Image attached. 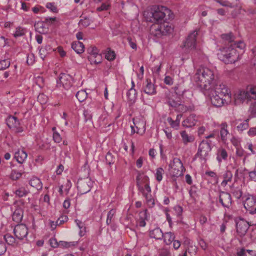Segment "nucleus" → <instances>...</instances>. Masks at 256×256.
<instances>
[{
	"mask_svg": "<svg viewBox=\"0 0 256 256\" xmlns=\"http://www.w3.org/2000/svg\"><path fill=\"white\" fill-rule=\"evenodd\" d=\"M28 156L27 153L24 150H18L15 152L14 158L20 164H22Z\"/></svg>",
	"mask_w": 256,
	"mask_h": 256,
	"instance_id": "4be33fe9",
	"label": "nucleus"
},
{
	"mask_svg": "<svg viewBox=\"0 0 256 256\" xmlns=\"http://www.w3.org/2000/svg\"><path fill=\"white\" fill-rule=\"evenodd\" d=\"M194 80L201 88L206 90H210L212 84L217 80L214 71L208 68L198 69L194 76Z\"/></svg>",
	"mask_w": 256,
	"mask_h": 256,
	"instance_id": "f257e3e1",
	"label": "nucleus"
},
{
	"mask_svg": "<svg viewBox=\"0 0 256 256\" xmlns=\"http://www.w3.org/2000/svg\"><path fill=\"white\" fill-rule=\"evenodd\" d=\"M53 139L56 142L59 143L62 140L60 134L57 132H54L53 134Z\"/></svg>",
	"mask_w": 256,
	"mask_h": 256,
	"instance_id": "680f3d73",
	"label": "nucleus"
},
{
	"mask_svg": "<svg viewBox=\"0 0 256 256\" xmlns=\"http://www.w3.org/2000/svg\"><path fill=\"white\" fill-rule=\"evenodd\" d=\"M106 163L110 165L111 164H112L114 163V158L113 157V156L112 154L110 152H108L106 156Z\"/></svg>",
	"mask_w": 256,
	"mask_h": 256,
	"instance_id": "09e8293b",
	"label": "nucleus"
},
{
	"mask_svg": "<svg viewBox=\"0 0 256 256\" xmlns=\"http://www.w3.org/2000/svg\"><path fill=\"white\" fill-rule=\"evenodd\" d=\"M23 172H18L16 170H12L10 174V178L14 180L19 179L22 176Z\"/></svg>",
	"mask_w": 256,
	"mask_h": 256,
	"instance_id": "58836bf2",
	"label": "nucleus"
},
{
	"mask_svg": "<svg viewBox=\"0 0 256 256\" xmlns=\"http://www.w3.org/2000/svg\"><path fill=\"white\" fill-rule=\"evenodd\" d=\"M72 48L77 54H82L84 52V46L82 42L76 41L72 42Z\"/></svg>",
	"mask_w": 256,
	"mask_h": 256,
	"instance_id": "393cba45",
	"label": "nucleus"
},
{
	"mask_svg": "<svg viewBox=\"0 0 256 256\" xmlns=\"http://www.w3.org/2000/svg\"><path fill=\"white\" fill-rule=\"evenodd\" d=\"M209 90L211 94L225 96L228 99H232V95L227 86L218 80L212 84Z\"/></svg>",
	"mask_w": 256,
	"mask_h": 256,
	"instance_id": "6e6552de",
	"label": "nucleus"
},
{
	"mask_svg": "<svg viewBox=\"0 0 256 256\" xmlns=\"http://www.w3.org/2000/svg\"><path fill=\"white\" fill-rule=\"evenodd\" d=\"M15 236L18 239L22 240L28 234V230L24 224H17L14 229Z\"/></svg>",
	"mask_w": 256,
	"mask_h": 256,
	"instance_id": "ddd939ff",
	"label": "nucleus"
},
{
	"mask_svg": "<svg viewBox=\"0 0 256 256\" xmlns=\"http://www.w3.org/2000/svg\"><path fill=\"white\" fill-rule=\"evenodd\" d=\"M68 218L66 216H62L56 220V224L59 226L68 220Z\"/></svg>",
	"mask_w": 256,
	"mask_h": 256,
	"instance_id": "4d7b16f0",
	"label": "nucleus"
},
{
	"mask_svg": "<svg viewBox=\"0 0 256 256\" xmlns=\"http://www.w3.org/2000/svg\"><path fill=\"white\" fill-rule=\"evenodd\" d=\"M76 96L79 102H84L86 98L87 94L85 90H80L76 92Z\"/></svg>",
	"mask_w": 256,
	"mask_h": 256,
	"instance_id": "4c0bfd02",
	"label": "nucleus"
},
{
	"mask_svg": "<svg viewBox=\"0 0 256 256\" xmlns=\"http://www.w3.org/2000/svg\"><path fill=\"white\" fill-rule=\"evenodd\" d=\"M150 238L156 240H162L164 237V234L160 228H156L153 230H150Z\"/></svg>",
	"mask_w": 256,
	"mask_h": 256,
	"instance_id": "5701e85b",
	"label": "nucleus"
},
{
	"mask_svg": "<svg viewBox=\"0 0 256 256\" xmlns=\"http://www.w3.org/2000/svg\"><path fill=\"white\" fill-rule=\"evenodd\" d=\"M224 180L222 182L221 184L223 186H225L228 184V182H231L232 178V172L227 170L223 174Z\"/></svg>",
	"mask_w": 256,
	"mask_h": 256,
	"instance_id": "72a5a7b5",
	"label": "nucleus"
},
{
	"mask_svg": "<svg viewBox=\"0 0 256 256\" xmlns=\"http://www.w3.org/2000/svg\"><path fill=\"white\" fill-rule=\"evenodd\" d=\"M197 121L196 116L192 114L182 122V126L186 128H191L196 124Z\"/></svg>",
	"mask_w": 256,
	"mask_h": 256,
	"instance_id": "aec40b11",
	"label": "nucleus"
},
{
	"mask_svg": "<svg viewBox=\"0 0 256 256\" xmlns=\"http://www.w3.org/2000/svg\"><path fill=\"white\" fill-rule=\"evenodd\" d=\"M4 239L8 244L12 245L15 242V238L10 234H6L4 236Z\"/></svg>",
	"mask_w": 256,
	"mask_h": 256,
	"instance_id": "a18cd8bd",
	"label": "nucleus"
},
{
	"mask_svg": "<svg viewBox=\"0 0 256 256\" xmlns=\"http://www.w3.org/2000/svg\"><path fill=\"white\" fill-rule=\"evenodd\" d=\"M164 173V170L162 168H158L156 169L155 174L156 180L158 182H160L162 179V175Z\"/></svg>",
	"mask_w": 256,
	"mask_h": 256,
	"instance_id": "37998d69",
	"label": "nucleus"
},
{
	"mask_svg": "<svg viewBox=\"0 0 256 256\" xmlns=\"http://www.w3.org/2000/svg\"><path fill=\"white\" fill-rule=\"evenodd\" d=\"M84 121L86 122L88 120H90L92 118V114L88 110H84Z\"/></svg>",
	"mask_w": 256,
	"mask_h": 256,
	"instance_id": "13d9d810",
	"label": "nucleus"
},
{
	"mask_svg": "<svg viewBox=\"0 0 256 256\" xmlns=\"http://www.w3.org/2000/svg\"><path fill=\"white\" fill-rule=\"evenodd\" d=\"M246 252H248V254L250 255V256H256V252L254 250L244 248H241L239 251H238L237 255L238 256H244Z\"/></svg>",
	"mask_w": 256,
	"mask_h": 256,
	"instance_id": "ea45409f",
	"label": "nucleus"
},
{
	"mask_svg": "<svg viewBox=\"0 0 256 256\" xmlns=\"http://www.w3.org/2000/svg\"><path fill=\"white\" fill-rule=\"evenodd\" d=\"M180 136L182 138V142L184 144H187L188 142H192L194 140V138L193 136L188 135L184 130L180 132Z\"/></svg>",
	"mask_w": 256,
	"mask_h": 256,
	"instance_id": "7c9ffc66",
	"label": "nucleus"
},
{
	"mask_svg": "<svg viewBox=\"0 0 256 256\" xmlns=\"http://www.w3.org/2000/svg\"><path fill=\"white\" fill-rule=\"evenodd\" d=\"M210 100L212 104L216 107H220L224 104H228L232 99H228L225 96L210 93Z\"/></svg>",
	"mask_w": 256,
	"mask_h": 256,
	"instance_id": "9b49d317",
	"label": "nucleus"
},
{
	"mask_svg": "<svg viewBox=\"0 0 256 256\" xmlns=\"http://www.w3.org/2000/svg\"><path fill=\"white\" fill-rule=\"evenodd\" d=\"M136 186L138 190L142 191L146 190V186H150L149 178L147 176L141 174L140 172H138L136 177Z\"/></svg>",
	"mask_w": 256,
	"mask_h": 256,
	"instance_id": "f8f14e48",
	"label": "nucleus"
},
{
	"mask_svg": "<svg viewBox=\"0 0 256 256\" xmlns=\"http://www.w3.org/2000/svg\"><path fill=\"white\" fill-rule=\"evenodd\" d=\"M164 240L166 244H170L174 240L175 236L172 232H167L164 234Z\"/></svg>",
	"mask_w": 256,
	"mask_h": 256,
	"instance_id": "f704fd0d",
	"label": "nucleus"
},
{
	"mask_svg": "<svg viewBox=\"0 0 256 256\" xmlns=\"http://www.w3.org/2000/svg\"><path fill=\"white\" fill-rule=\"evenodd\" d=\"M216 155V159L219 163H220L222 160H226L228 156L226 150L223 148H220L218 150Z\"/></svg>",
	"mask_w": 256,
	"mask_h": 256,
	"instance_id": "cd10ccee",
	"label": "nucleus"
},
{
	"mask_svg": "<svg viewBox=\"0 0 256 256\" xmlns=\"http://www.w3.org/2000/svg\"><path fill=\"white\" fill-rule=\"evenodd\" d=\"M233 98L236 105L242 104L246 100H256V87L250 88L249 90H238L234 92Z\"/></svg>",
	"mask_w": 256,
	"mask_h": 256,
	"instance_id": "7ed1b4c3",
	"label": "nucleus"
},
{
	"mask_svg": "<svg viewBox=\"0 0 256 256\" xmlns=\"http://www.w3.org/2000/svg\"><path fill=\"white\" fill-rule=\"evenodd\" d=\"M159 256H171L170 251L167 249H162L159 252Z\"/></svg>",
	"mask_w": 256,
	"mask_h": 256,
	"instance_id": "e2e57ef3",
	"label": "nucleus"
},
{
	"mask_svg": "<svg viewBox=\"0 0 256 256\" xmlns=\"http://www.w3.org/2000/svg\"><path fill=\"white\" fill-rule=\"evenodd\" d=\"M72 78L69 74H61L58 78V83L61 84L63 88L66 90H71L72 95L76 91L75 88L72 86Z\"/></svg>",
	"mask_w": 256,
	"mask_h": 256,
	"instance_id": "1a4fd4ad",
	"label": "nucleus"
},
{
	"mask_svg": "<svg viewBox=\"0 0 256 256\" xmlns=\"http://www.w3.org/2000/svg\"><path fill=\"white\" fill-rule=\"evenodd\" d=\"M220 126L221 139L223 142H226L228 139V135L229 134L228 130V126L226 122H222Z\"/></svg>",
	"mask_w": 256,
	"mask_h": 256,
	"instance_id": "412c9836",
	"label": "nucleus"
},
{
	"mask_svg": "<svg viewBox=\"0 0 256 256\" xmlns=\"http://www.w3.org/2000/svg\"><path fill=\"white\" fill-rule=\"evenodd\" d=\"M134 124L136 128L138 130L141 128H143L145 126V122L144 121H138L137 119L134 118Z\"/></svg>",
	"mask_w": 256,
	"mask_h": 256,
	"instance_id": "de8ad7c7",
	"label": "nucleus"
},
{
	"mask_svg": "<svg viewBox=\"0 0 256 256\" xmlns=\"http://www.w3.org/2000/svg\"><path fill=\"white\" fill-rule=\"evenodd\" d=\"M150 33L156 38H161L170 34L172 30L171 26L167 22L163 24L156 23L153 24L150 28Z\"/></svg>",
	"mask_w": 256,
	"mask_h": 256,
	"instance_id": "39448f33",
	"label": "nucleus"
},
{
	"mask_svg": "<svg viewBox=\"0 0 256 256\" xmlns=\"http://www.w3.org/2000/svg\"><path fill=\"white\" fill-rule=\"evenodd\" d=\"M230 46L231 48H234V49L237 48L242 50L244 48L245 44L242 41H238V42H234V44H230Z\"/></svg>",
	"mask_w": 256,
	"mask_h": 256,
	"instance_id": "8fccbe9b",
	"label": "nucleus"
},
{
	"mask_svg": "<svg viewBox=\"0 0 256 256\" xmlns=\"http://www.w3.org/2000/svg\"><path fill=\"white\" fill-rule=\"evenodd\" d=\"M78 244L76 242H60V246L64 248H69L72 246H75Z\"/></svg>",
	"mask_w": 256,
	"mask_h": 256,
	"instance_id": "5fc2aeb1",
	"label": "nucleus"
},
{
	"mask_svg": "<svg viewBox=\"0 0 256 256\" xmlns=\"http://www.w3.org/2000/svg\"><path fill=\"white\" fill-rule=\"evenodd\" d=\"M88 60L91 64H98L102 62V56L98 53H95L88 56Z\"/></svg>",
	"mask_w": 256,
	"mask_h": 256,
	"instance_id": "c85d7f7f",
	"label": "nucleus"
},
{
	"mask_svg": "<svg viewBox=\"0 0 256 256\" xmlns=\"http://www.w3.org/2000/svg\"><path fill=\"white\" fill-rule=\"evenodd\" d=\"M146 84L143 88V91L148 95H154L156 94V87L152 82L150 80H146Z\"/></svg>",
	"mask_w": 256,
	"mask_h": 256,
	"instance_id": "6ab92c4d",
	"label": "nucleus"
},
{
	"mask_svg": "<svg viewBox=\"0 0 256 256\" xmlns=\"http://www.w3.org/2000/svg\"><path fill=\"white\" fill-rule=\"evenodd\" d=\"M38 99L41 103L46 102L48 98L43 94H40L38 96Z\"/></svg>",
	"mask_w": 256,
	"mask_h": 256,
	"instance_id": "338daca9",
	"label": "nucleus"
},
{
	"mask_svg": "<svg viewBox=\"0 0 256 256\" xmlns=\"http://www.w3.org/2000/svg\"><path fill=\"white\" fill-rule=\"evenodd\" d=\"M256 204V200L254 197H248L244 202V208L248 211L252 208Z\"/></svg>",
	"mask_w": 256,
	"mask_h": 256,
	"instance_id": "c756f323",
	"label": "nucleus"
},
{
	"mask_svg": "<svg viewBox=\"0 0 256 256\" xmlns=\"http://www.w3.org/2000/svg\"><path fill=\"white\" fill-rule=\"evenodd\" d=\"M248 122L249 119L244 120L238 119L234 121L233 124L238 132H242L248 128Z\"/></svg>",
	"mask_w": 256,
	"mask_h": 256,
	"instance_id": "a211bd4d",
	"label": "nucleus"
},
{
	"mask_svg": "<svg viewBox=\"0 0 256 256\" xmlns=\"http://www.w3.org/2000/svg\"><path fill=\"white\" fill-rule=\"evenodd\" d=\"M184 167L180 160L174 158L172 162L169 164V172L170 176L178 178L183 175Z\"/></svg>",
	"mask_w": 256,
	"mask_h": 256,
	"instance_id": "0eeeda50",
	"label": "nucleus"
},
{
	"mask_svg": "<svg viewBox=\"0 0 256 256\" xmlns=\"http://www.w3.org/2000/svg\"><path fill=\"white\" fill-rule=\"evenodd\" d=\"M140 192L145 198L149 207H153L155 204L154 199L152 198L151 194L152 191L150 186L146 185V190H144L143 192L140 191Z\"/></svg>",
	"mask_w": 256,
	"mask_h": 256,
	"instance_id": "dca6fc26",
	"label": "nucleus"
},
{
	"mask_svg": "<svg viewBox=\"0 0 256 256\" xmlns=\"http://www.w3.org/2000/svg\"><path fill=\"white\" fill-rule=\"evenodd\" d=\"M170 10L166 6H155L152 8L150 12L151 16L150 21L158 23L162 20L165 22L170 18Z\"/></svg>",
	"mask_w": 256,
	"mask_h": 256,
	"instance_id": "f03ea898",
	"label": "nucleus"
},
{
	"mask_svg": "<svg viewBox=\"0 0 256 256\" xmlns=\"http://www.w3.org/2000/svg\"><path fill=\"white\" fill-rule=\"evenodd\" d=\"M6 124L10 128H18L20 125V122L16 117L10 116L6 120Z\"/></svg>",
	"mask_w": 256,
	"mask_h": 256,
	"instance_id": "b1692460",
	"label": "nucleus"
},
{
	"mask_svg": "<svg viewBox=\"0 0 256 256\" xmlns=\"http://www.w3.org/2000/svg\"><path fill=\"white\" fill-rule=\"evenodd\" d=\"M116 58V54L114 51L110 50L106 54V58L109 61L113 60Z\"/></svg>",
	"mask_w": 256,
	"mask_h": 256,
	"instance_id": "3c124183",
	"label": "nucleus"
},
{
	"mask_svg": "<svg viewBox=\"0 0 256 256\" xmlns=\"http://www.w3.org/2000/svg\"><path fill=\"white\" fill-rule=\"evenodd\" d=\"M219 58L226 64L234 63L239 58V54L234 48H224L218 54Z\"/></svg>",
	"mask_w": 256,
	"mask_h": 256,
	"instance_id": "20e7f679",
	"label": "nucleus"
},
{
	"mask_svg": "<svg viewBox=\"0 0 256 256\" xmlns=\"http://www.w3.org/2000/svg\"><path fill=\"white\" fill-rule=\"evenodd\" d=\"M93 182L88 178L79 179L77 182V188L80 194H85L90 190Z\"/></svg>",
	"mask_w": 256,
	"mask_h": 256,
	"instance_id": "9d476101",
	"label": "nucleus"
},
{
	"mask_svg": "<svg viewBox=\"0 0 256 256\" xmlns=\"http://www.w3.org/2000/svg\"><path fill=\"white\" fill-rule=\"evenodd\" d=\"M146 212L147 210H146L144 212H141V214L143 215L144 219H142L139 222V226L142 227H144L146 226V222L144 220L147 219V216H146Z\"/></svg>",
	"mask_w": 256,
	"mask_h": 256,
	"instance_id": "6e6d98bb",
	"label": "nucleus"
},
{
	"mask_svg": "<svg viewBox=\"0 0 256 256\" xmlns=\"http://www.w3.org/2000/svg\"><path fill=\"white\" fill-rule=\"evenodd\" d=\"M179 115H178L176 120H172L171 118H168V121L170 123V125L172 127L177 129L180 124V120H178Z\"/></svg>",
	"mask_w": 256,
	"mask_h": 256,
	"instance_id": "79ce46f5",
	"label": "nucleus"
},
{
	"mask_svg": "<svg viewBox=\"0 0 256 256\" xmlns=\"http://www.w3.org/2000/svg\"><path fill=\"white\" fill-rule=\"evenodd\" d=\"M25 30L24 28H18L16 29V30L14 34V36L15 38L19 37L22 36L24 34Z\"/></svg>",
	"mask_w": 256,
	"mask_h": 256,
	"instance_id": "864d4df0",
	"label": "nucleus"
},
{
	"mask_svg": "<svg viewBox=\"0 0 256 256\" xmlns=\"http://www.w3.org/2000/svg\"><path fill=\"white\" fill-rule=\"evenodd\" d=\"M23 217V212L20 209H16L14 212L12 214V220L14 221L19 222L22 220Z\"/></svg>",
	"mask_w": 256,
	"mask_h": 256,
	"instance_id": "473e14b6",
	"label": "nucleus"
},
{
	"mask_svg": "<svg viewBox=\"0 0 256 256\" xmlns=\"http://www.w3.org/2000/svg\"><path fill=\"white\" fill-rule=\"evenodd\" d=\"M221 38L226 43H228V44H231L235 42V37L232 32L222 34L221 35Z\"/></svg>",
	"mask_w": 256,
	"mask_h": 256,
	"instance_id": "2f4dec72",
	"label": "nucleus"
},
{
	"mask_svg": "<svg viewBox=\"0 0 256 256\" xmlns=\"http://www.w3.org/2000/svg\"><path fill=\"white\" fill-rule=\"evenodd\" d=\"M248 134L250 136H254L256 135V127L250 128L248 132Z\"/></svg>",
	"mask_w": 256,
	"mask_h": 256,
	"instance_id": "774afa93",
	"label": "nucleus"
},
{
	"mask_svg": "<svg viewBox=\"0 0 256 256\" xmlns=\"http://www.w3.org/2000/svg\"><path fill=\"white\" fill-rule=\"evenodd\" d=\"M211 150L210 143L208 140H202L199 144L198 152L194 156V160L198 157L200 158L201 162L204 164L206 163Z\"/></svg>",
	"mask_w": 256,
	"mask_h": 256,
	"instance_id": "423d86ee",
	"label": "nucleus"
},
{
	"mask_svg": "<svg viewBox=\"0 0 256 256\" xmlns=\"http://www.w3.org/2000/svg\"><path fill=\"white\" fill-rule=\"evenodd\" d=\"M172 94V93L168 90H166L164 92V98L166 101V103L168 102V100L172 99L171 96Z\"/></svg>",
	"mask_w": 256,
	"mask_h": 256,
	"instance_id": "69168bd1",
	"label": "nucleus"
},
{
	"mask_svg": "<svg viewBox=\"0 0 256 256\" xmlns=\"http://www.w3.org/2000/svg\"><path fill=\"white\" fill-rule=\"evenodd\" d=\"M46 8L49 9L51 12L54 13L58 12V9L57 6L54 2H48L46 6Z\"/></svg>",
	"mask_w": 256,
	"mask_h": 256,
	"instance_id": "49530a36",
	"label": "nucleus"
},
{
	"mask_svg": "<svg viewBox=\"0 0 256 256\" xmlns=\"http://www.w3.org/2000/svg\"><path fill=\"white\" fill-rule=\"evenodd\" d=\"M34 62V56L32 54H30L27 56L26 62L29 65H32Z\"/></svg>",
	"mask_w": 256,
	"mask_h": 256,
	"instance_id": "052dcab7",
	"label": "nucleus"
},
{
	"mask_svg": "<svg viewBox=\"0 0 256 256\" xmlns=\"http://www.w3.org/2000/svg\"><path fill=\"white\" fill-rule=\"evenodd\" d=\"M198 34V32L196 30L190 32L184 43V46L192 49L195 48Z\"/></svg>",
	"mask_w": 256,
	"mask_h": 256,
	"instance_id": "4468645a",
	"label": "nucleus"
},
{
	"mask_svg": "<svg viewBox=\"0 0 256 256\" xmlns=\"http://www.w3.org/2000/svg\"><path fill=\"white\" fill-rule=\"evenodd\" d=\"M28 192L29 191L24 187H20L15 191V194L19 198L26 196Z\"/></svg>",
	"mask_w": 256,
	"mask_h": 256,
	"instance_id": "e433bc0d",
	"label": "nucleus"
},
{
	"mask_svg": "<svg viewBox=\"0 0 256 256\" xmlns=\"http://www.w3.org/2000/svg\"><path fill=\"white\" fill-rule=\"evenodd\" d=\"M90 20L88 18L86 17L84 19H81L80 20L79 24L86 27L90 24Z\"/></svg>",
	"mask_w": 256,
	"mask_h": 256,
	"instance_id": "603ef678",
	"label": "nucleus"
},
{
	"mask_svg": "<svg viewBox=\"0 0 256 256\" xmlns=\"http://www.w3.org/2000/svg\"><path fill=\"white\" fill-rule=\"evenodd\" d=\"M219 202L224 208H230L232 202L230 194L227 192H220L219 194Z\"/></svg>",
	"mask_w": 256,
	"mask_h": 256,
	"instance_id": "2eb2a0df",
	"label": "nucleus"
},
{
	"mask_svg": "<svg viewBox=\"0 0 256 256\" xmlns=\"http://www.w3.org/2000/svg\"><path fill=\"white\" fill-rule=\"evenodd\" d=\"M29 184L38 190H40L42 188V184L40 178L37 177H32L29 182Z\"/></svg>",
	"mask_w": 256,
	"mask_h": 256,
	"instance_id": "bb28decb",
	"label": "nucleus"
},
{
	"mask_svg": "<svg viewBox=\"0 0 256 256\" xmlns=\"http://www.w3.org/2000/svg\"><path fill=\"white\" fill-rule=\"evenodd\" d=\"M166 104H168L170 106L174 108H176L180 104L178 102H176L172 99L169 100L168 102Z\"/></svg>",
	"mask_w": 256,
	"mask_h": 256,
	"instance_id": "0e129e2a",
	"label": "nucleus"
},
{
	"mask_svg": "<svg viewBox=\"0 0 256 256\" xmlns=\"http://www.w3.org/2000/svg\"><path fill=\"white\" fill-rule=\"evenodd\" d=\"M126 96L130 101L134 102L136 98L137 92L136 90L134 88H131L128 92Z\"/></svg>",
	"mask_w": 256,
	"mask_h": 256,
	"instance_id": "c9c22d12",
	"label": "nucleus"
},
{
	"mask_svg": "<svg viewBox=\"0 0 256 256\" xmlns=\"http://www.w3.org/2000/svg\"><path fill=\"white\" fill-rule=\"evenodd\" d=\"M45 22L39 21L34 24V28L40 34H46L48 32V28H46L44 23Z\"/></svg>",
	"mask_w": 256,
	"mask_h": 256,
	"instance_id": "a878e982",
	"label": "nucleus"
},
{
	"mask_svg": "<svg viewBox=\"0 0 256 256\" xmlns=\"http://www.w3.org/2000/svg\"><path fill=\"white\" fill-rule=\"evenodd\" d=\"M49 242L50 246L54 248L60 246V242L58 243L56 239L54 238L50 239Z\"/></svg>",
	"mask_w": 256,
	"mask_h": 256,
	"instance_id": "bf43d9fd",
	"label": "nucleus"
},
{
	"mask_svg": "<svg viewBox=\"0 0 256 256\" xmlns=\"http://www.w3.org/2000/svg\"><path fill=\"white\" fill-rule=\"evenodd\" d=\"M236 232L240 236H244L249 228L248 223L245 220H241L236 223Z\"/></svg>",
	"mask_w": 256,
	"mask_h": 256,
	"instance_id": "f3484780",
	"label": "nucleus"
},
{
	"mask_svg": "<svg viewBox=\"0 0 256 256\" xmlns=\"http://www.w3.org/2000/svg\"><path fill=\"white\" fill-rule=\"evenodd\" d=\"M10 64V60L8 59H4L0 60V70H4L8 68Z\"/></svg>",
	"mask_w": 256,
	"mask_h": 256,
	"instance_id": "a19ab883",
	"label": "nucleus"
},
{
	"mask_svg": "<svg viewBox=\"0 0 256 256\" xmlns=\"http://www.w3.org/2000/svg\"><path fill=\"white\" fill-rule=\"evenodd\" d=\"M115 213L116 210L114 209H112L108 212L106 220V223L108 225H109L112 223V218L115 214Z\"/></svg>",
	"mask_w": 256,
	"mask_h": 256,
	"instance_id": "c03bdc74",
	"label": "nucleus"
}]
</instances>
